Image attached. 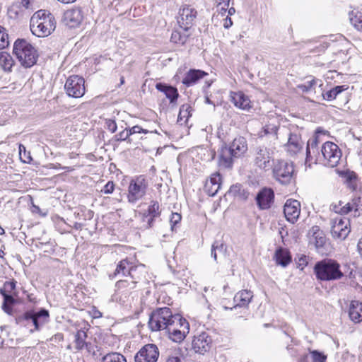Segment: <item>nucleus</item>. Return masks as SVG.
<instances>
[{
    "mask_svg": "<svg viewBox=\"0 0 362 362\" xmlns=\"http://www.w3.org/2000/svg\"><path fill=\"white\" fill-rule=\"evenodd\" d=\"M30 28L33 35L45 37L54 30L56 21L52 13L45 10H39L31 17Z\"/></svg>",
    "mask_w": 362,
    "mask_h": 362,
    "instance_id": "1",
    "label": "nucleus"
},
{
    "mask_svg": "<svg viewBox=\"0 0 362 362\" xmlns=\"http://www.w3.org/2000/svg\"><path fill=\"white\" fill-rule=\"evenodd\" d=\"M314 273L318 280L325 281L339 280L344 276L339 263L332 259L317 262L314 267Z\"/></svg>",
    "mask_w": 362,
    "mask_h": 362,
    "instance_id": "2",
    "label": "nucleus"
},
{
    "mask_svg": "<svg viewBox=\"0 0 362 362\" xmlns=\"http://www.w3.org/2000/svg\"><path fill=\"white\" fill-rule=\"evenodd\" d=\"M13 53L25 68L33 66L38 57L36 49L24 39H18L15 41Z\"/></svg>",
    "mask_w": 362,
    "mask_h": 362,
    "instance_id": "3",
    "label": "nucleus"
},
{
    "mask_svg": "<svg viewBox=\"0 0 362 362\" xmlns=\"http://www.w3.org/2000/svg\"><path fill=\"white\" fill-rule=\"evenodd\" d=\"M273 177L282 185H288L295 182L296 172L293 162L277 160L272 166Z\"/></svg>",
    "mask_w": 362,
    "mask_h": 362,
    "instance_id": "4",
    "label": "nucleus"
},
{
    "mask_svg": "<svg viewBox=\"0 0 362 362\" xmlns=\"http://www.w3.org/2000/svg\"><path fill=\"white\" fill-rule=\"evenodd\" d=\"M173 320L174 315L169 308H158L151 312L148 325L152 332H158L165 329Z\"/></svg>",
    "mask_w": 362,
    "mask_h": 362,
    "instance_id": "5",
    "label": "nucleus"
},
{
    "mask_svg": "<svg viewBox=\"0 0 362 362\" xmlns=\"http://www.w3.org/2000/svg\"><path fill=\"white\" fill-rule=\"evenodd\" d=\"M136 279H123L117 281L115 284V293L111 297V300L120 304H124L129 301V297L134 292L136 287Z\"/></svg>",
    "mask_w": 362,
    "mask_h": 362,
    "instance_id": "6",
    "label": "nucleus"
},
{
    "mask_svg": "<svg viewBox=\"0 0 362 362\" xmlns=\"http://www.w3.org/2000/svg\"><path fill=\"white\" fill-rule=\"evenodd\" d=\"M322 157L325 165L334 168L341 159V151L336 144L327 141L322 146Z\"/></svg>",
    "mask_w": 362,
    "mask_h": 362,
    "instance_id": "7",
    "label": "nucleus"
},
{
    "mask_svg": "<svg viewBox=\"0 0 362 362\" xmlns=\"http://www.w3.org/2000/svg\"><path fill=\"white\" fill-rule=\"evenodd\" d=\"M64 90L69 97L81 98L86 92L84 78L78 75L70 76L66 81Z\"/></svg>",
    "mask_w": 362,
    "mask_h": 362,
    "instance_id": "8",
    "label": "nucleus"
},
{
    "mask_svg": "<svg viewBox=\"0 0 362 362\" xmlns=\"http://www.w3.org/2000/svg\"><path fill=\"white\" fill-rule=\"evenodd\" d=\"M211 338L206 332L194 336L190 347H185L186 355L191 356L192 353L204 354L210 349Z\"/></svg>",
    "mask_w": 362,
    "mask_h": 362,
    "instance_id": "9",
    "label": "nucleus"
},
{
    "mask_svg": "<svg viewBox=\"0 0 362 362\" xmlns=\"http://www.w3.org/2000/svg\"><path fill=\"white\" fill-rule=\"evenodd\" d=\"M49 312L45 309H41L38 312L29 310L24 313L23 319L27 325L32 324L34 329H31L30 332L39 330L40 327L43 326L49 321Z\"/></svg>",
    "mask_w": 362,
    "mask_h": 362,
    "instance_id": "10",
    "label": "nucleus"
},
{
    "mask_svg": "<svg viewBox=\"0 0 362 362\" xmlns=\"http://www.w3.org/2000/svg\"><path fill=\"white\" fill-rule=\"evenodd\" d=\"M147 184L145 179L140 176L132 180L128 188V200L135 203L141 199L146 194Z\"/></svg>",
    "mask_w": 362,
    "mask_h": 362,
    "instance_id": "11",
    "label": "nucleus"
},
{
    "mask_svg": "<svg viewBox=\"0 0 362 362\" xmlns=\"http://www.w3.org/2000/svg\"><path fill=\"white\" fill-rule=\"evenodd\" d=\"M349 221L343 219L341 217L332 219L331 221V234L333 238L336 240H344L350 233Z\"/></svg>",
    "mask_w": 362,
    "mask_h": 362,
    "instance_id": "12",
    "label": "nucleus"
},
{
    "mask_svg": "<svg viewBox=\"0 0 362 362\" xmlns=\"http://www.w3.org/2000/svg\"><path fill=\"white\" fill-rule=\"evenodd\" d=\"M159 357V350L156 344L144 345L136 354L135 362H156Z\"/></svg>",
    "mask_w": 362,
    "mask_h": 362,
    "instance_id": "13",
    "label": "nucleus"
},
{
    "mask_svg": "<svg viewBox=\"0 0 362 362\" xmlns=\"http://www.w3.org/2000/svg\"><path fill=\"white\" fill-rule=\"evenodd\" d=\"M83 20V14L81 8H74L67 10L63 16L64 23L70 28H78Z\"/></svg>",
    "mask_w": 362,
    "mask_h": 362,
    "instance_id": "14",
    "label": "nucleus"
},
{
    "mask_svg": "<svg viewBox=\"0 0 362 362\" xmlns=\"http://www.w3.org/2000/svg\"><path fill=\"white\" fill-rule=\"evenodd\" d=\"M286 220L291 223L297 221L300 214V204L296 199H288L284 206Z\"/></svg>",
    "mask_w": 362,
    "mask_h": 362,
    "instance_id": "15",
    "label": "nucleus"
},
{
    "mask_svg": "<svg viewBox=\"0 0 362 362\" xmlns=\"http://www.w3.org/2000/svg\"><path fill=\"white\" fill-rule=\"evenodd\" d=\"M136 269L132 262L127 259L121 260L117 265L115 272L109 275L110 279H114L119 275H129L128 279H136L132 272Z\"/></svg>",
    "mask_w": 362,
    "mask_h": 362,
    "instance_id": "16",
    "label": "nucleus"
},
{
    "mask_svg": "<svg viewBox=\"0 0 362 362\" xmlns=\"http://www.w3.org/2000/svg\"><path fill=\"white\" fill-rule=\"evenodd\" d=\"M304 146L300 135L297 133L290 132L287 143L285 144V150L291 156H295L300 152Z\"/></svg>",
    "mask_w": 362,
    "mask_h": 362,
    "instance_id": "17",
    "label": "nucleus"
},
{
    "mask_svg": "<svg viewBox=\"0 0 362 362\" xmlns=\"http://www.w3.org/2000/svg\"><path fill=\"white\" fill-rule=\"evenodd\" d=\"M310 244L313 245L318 252L324 247L326 243L327 238L325 233L319 226H314L309 230Z\"/></svg>",
    "mask_w": 362,
    "mask_h": 362,
    "instance_id": "18",
    "label": "nucleus"
},
{
    "mask_svg": "<svg viewBox=\"0 0 362 362\" xmlns=\"http://www.w3.org/2000/svg\"><path fill=\"white\" fill-rule=\"evenodd\" d=\"M274 198V191L270 188H263L256 196V202L258 207L262 209H268Z\"/></svg>",
    "mask_w": 362,
    "mask_h": 362,
    "instance_id": "19",
    "label": "nucleus"
},
{
    "mask_svg": "<svg viewBox=\"0 0 362 362\" xmlns=\"http://www.w3.org/2000/svg\"><path fill=\"white\" fill-rule=\"evenodd\" d=\"M221 186V176L219 173H215L206 180L204 190L210 197L215 196Z\"/></svg>",
    "mask_w": 362,
    "mask_h": 362,
    "instance_id": "20",
    "label": "nucleus"
},
{
    "mask_svg": "<svg viewBox=\"0 0 362 362\" xmlns=\"http://www.w3.org/2000/svg\"><path fill=\"white\" fill-rule=\"evenodd\" d=\"M181 315H175L174 320L166 327L169 338L177 343L181 342Z\"/></svg>",
    "mask_w": 362,
    "mask_h": 362,
    "instance_id": "21",
    "label": "nucleus"
},
{
    "mask_svg": "<svg viewBox=\"0 0 362 362\" xmlns=\"http://www.w3.org/2000/svg\"><path fill=\"white\" fill-rule=\"evenodd\" d=\"M270 153L269 150L265 147H259L255 154V163L257 166L265 170L270 167Z\"/></svg>",
    "mask_w": 362,
    "mask_h": 362,
    "instance_id": "22",
    "label": "nucleus"
},
{
    "mask_svg": "<svg viewBox=\"0 0 362 362\" xmlns=\"http://www.w3.org/2000/svg\"><path fill=\"white\" fill-rule=\"evenodd\" d=\"M230 101L236 107L243 110H249L252 107L249 97L240 91L231 92Z\"/></svg>",
    "mask_w": 362,
    "mask_h": 362,
    "instance_id": "23",
    "label": "nucleus"
},
{
    "mask_svg": "<svg viewBox=\"0 0 362 362\" xmlns=\"http://www.w3.org/2000/svg\"><path fill=\"white\" fill-rule=\"evenodd\" d=\"M228 149L233 153L235 158H240L247 151V141L244 137L239 136L235 138Z\"/></svg>",
    "mask_w": 362,
    "mask_h": 362,
    "instance_id": "24",
    "label": "nucleus"
},
{
    "mask_svg": "<svg viewBox=\"0 0 362 362\" xmlns=\"http://www.w3.org/2000/svg\"><path fill=\"white\" fill-rule=\"evenodd\" d=\"M253 298V293L250 290H243L238 292L233 298V300L235 303L232 309H236L238 307L240 308H246L248 306L249 303L251 302Z\"/></svg>",
    "mask_w": 362,
    "mask_h": 362,
    "instance_id": "25",
    "label": "nucleus"
},
{
    "mask_svg": "<svg viewBox=\"0 0 362 362\" xmlns=\"http://www.w3.org/2000/svg\"><path fill=\"white\" fill-rule=\"evenodd\" d=\"M208 73L200 69H190L182 78V84L187 87L196 84L200 79L207 76Z\"/></svg>",
    "mask_w": 362,
    "mask_h": 362,
    "instance_id": "26",
    "label": "nucleus"
},
{
    "mask_svg": "<svg viewBox=\"0 0 362 362\" xmlns=\"http://www.w3.org/2000/svg\"><path fill=\"white\" fill-rule=\"evenodd\" d=\"M196 17L197 11L194 8H190L189 6L182 7V21L185 20L186 21V26L184 28L182 27V29H184L186 33H188L186 35L185 34V36L189 37L191 35L190 30L192 22L194 21ZM184 34L182 33V36Z\"/></svg>",
    "mask_w": 362,
    "mask_h": 362,
    "instance_id": "27",
    "label": "nucleus"
},
{
    "mask_svg": "<svg viewBox=\"0 0 362 362\" xmlns=\"http://www.w3.org/2000/svg\"><path fill=\"white\" fill-rule=\"evenodd\" d=\"M235 158L227 146L222 147L218 156V165L222 168H231Z\"/></svg>",
    "mask_w": 362,
    "mask_h": 362,
    "instance_id": "28",
    "label": "nucleus"
},
{
    "mask_svg": "<svg viewBox=\"0 0 362 362\" xmlns=\"http://www.w3.org/2000/svg\"><path fill=\"white\" fill-rule=\"evenodd\" d=\"M349 315L350 319L356 322L362 321V303L358 300H352L350 303Z\"/></svg>",
    "mask_w": 362,
    "mask_h": 362,
    "instance_id": "29",
    "label": "nucleus"
},
{
    "mask_svg": "<svg viewBox=\"0 0 362 362\" xmlns=\"http://www.w3.org/2000/svg\"><path fill=\"white\" fill-rule=\"evenodd\" d=\"M156 88L158 90L163 93L171 103L176 101L178 98L179 93L177 88L171 86L158 83L156 84Z\"/></svg>",
    "mask_w": 362,
    "mask_h": 362,
    "instance_id": "30",
    "label": "nucleus"
},
{
    "mask_svg": "<svg viewBox=\"0 0 362 362\" xmlns=\"http://www.w3.org/2000/svg\"><path fill=\"white\" fill-rule=\"evenodd\" d=\"M277 264L286 267L291 262V256L288 250L285 248H278L275 252L274 256Z\"/></svg>",
    "mask_w": 362,
    "mask_h": 362,
    "instance_id": "31",
    "label": "nucleus"
},
{
    "mask_svg": "<svg viewBox=\"0 0 362 362\" xmlns=\"http://www.w3.org/2000/svg\"><path fill=\"white\" fill-rule=\"evenodd\" d=\"M228 194L229 196H232L240 200H246L249 196V192L242 185L238 183L233 185L228 189Z\"/></svg>",
    "mask_w": 362,
    "mask_h": 362,
    "instance_id": "32",
    "label": "nucleus"
},
{
    "mask_svg": "<svg viewBox=\"0 0 362 362\" xmlns=\"http://www.w3.org/2000/svg\"><path fill=\"white\" fill-rule=\"evenodd\" d=\"M349 86L346 85L337 86L334 88L322 93L323 99L327 101H332L343 91L346 90Z\"/></svg>",
    "mask_w": 362,
    "mask_h": 362,
    "instance_id": "33",
    "label": "nucleus"
},
{
    "mask_svg": "<svg viewBox=\"0 0 362 362\" xmlns=\"http://www.w3.org/2000/svg\"><path fill=\"white\" fill-rule=\"evenodd\" d=\"M327 356L317 350L310 351V354L303 356L300 362H325Z\"/></svg>",
    "mask_w": 362,
    "mask_h": 362,
    "instance_id": "34",
    "label": "nucleus"
},
{
    "mask_svg": "<svg viewBox=\"0 0 362 362\" xmlns=\"http://www.w3.org/2000/svg\"><path fill=\"white\" fill-rule=\"evenodd\" d=\"M13 65V60L11 56L6 52H0V66L4 71H11Z\"/></svg>",
    "mask_w": 362,
    "mask_h": 362,
    "instance_id": "35",
    "label": "nucleus"
},
{
    "mask_svg": "<svg viewBox=\"0 0 362 362\" xmlns=\"http://www.w3.org/2000/svg\"><path fill=\"white\" fill-rule=\"evenodd\" d=\"M322 150L320 152L319 148L310 149V155H308V150L306 149L305 165L309 163L308 165L310 166V163L322 160Z\"/></svg>",
    "mask_w": 362,
    "mask_h": 362,
    "instance_id": "36",
    "label": "nucleus"
},
{
    "mask_svg": "<svg viewBox=\"0 0 362 362\" xmlns=\"http://www.w3.org/2000/svg\"><path fill=\"white\" fill-rule=\"evenodd\" d=\"M1 294L4 297L2 309L6 313L11 315L12 313V306L15 303V299L11 294L4 293Z\"/></svg>",
    "mask_w": 362,
    "mask_h": 362,
    "instance_id": "37",
    "label": "nucleus"
},
{
    "mask_svg": "<svg viewBox=\"0 0 362 362\" xmlns=\"http://www.w3.org/2000/svg\"><path fill=\"white\" fill-rule=\"evenodd\" d=\"M87 337L86 332L79 330L75 335V347L78 350H81L86 345V339Z\"/></svg>",
    "mask_w": 362,
    "mask_h": 362,
    "instance_id": "38",
    "label": "nucleus"
},
{
    "mask_svg": "<svg viewBox=\"0 0 362 362\" xmlns=\"http://www.w3.org/2000/svg\"><path fill=\"white\" fill-rule=\"evenodd\" d=\"M278 130V126L274 124H266L262 129L259 132V136L262 137L264 136H273L276 137Z\"/></svg>",
    "mask_w": 362,
    "mask_h": 362,
    "instance_id": "39",
    "label": "nucleus"
},
{
    "mask_svg": "<svg viewBox=\"0 0 362 362\" xmlns=\"http://www.w3.org/2000/svg\"><path fill=\"white\" fill-rule=\"evenodd\" d=\"M103 362H127L125 357L119 353L112 352L103 358Z\"/></svg>",
    "mask_w": 362,
    "mask_h": 362,
    "instance_id": "40",
    "label": "nucleus"
},
{
    "mask_svg": "<svg viewBox=\"0 0 362 362\" xmlns=\"http://www.w3.org/2000/svg\"><path fill=\"white\" fill-rule=\"evenodd\" d=\"M159 204L157 202H152L151 204L148 206V212L150 218L148 220V224L151 226V223L153 218L158 217L160 214Z\"/></svg>",
    "mask_w": 362,
    "mask_h": 362,
    "instance_id": "41",
    "label": "nucleus"
},
{
    "mask_svg": "<svg viewBox=\"0 0 362 362\" xmlns=\"http://www.w3.org/2000/svg\"><path fill=\"white\" fill-rule=\"evenodd\" d=\"M181 214L173 213L170 218V227L173 231H177L180 227Z\"/></svg>",
    "mask_w": 362,
    "mask_h": 362,
    "instance_id": "42",
    "label": "nucleus"
},
{
    "mask_svg": "<svg viewBox=\"0 0 362 362\" xmlns=\"http://www.w3.org/2000/svg\"><path fill=\"white\" fill-rule=\"evenodd\" d=\"M320 133H322V132L317 129L315 132L316 134L308 141L306 149L308 150V155H310V149H313V148H319V141L317 134Z\"/></svg>",
    "mask_w": 362,
    "mask_h": 362,
    "instance_id": "43",
    "label": "nucleus"
},
{
    "mask_svg": "<svg viewBox=\"0 0 362 362\" xmlns=\"http://www.w3.org/2000/svg\"><path fill=\"white\" fill-rule=\"evenodd\" d=\"M318 82H320L319 86H322V83L321 81L313 78L311 81H307L304 84L299 85L298 88L303 92H308L311 90L314 86L318 83Z\"/></svg>",
    "mask_w": 362,
    "mask_h": 362,
    "instance_id": "44",
    "label": "nucleus"
},
{
    "mask_svg": "<svg viewBox=\"0 0 362 362\" xmlns=\"http://www.w3.org/2000/svg\"><path fill=\"white\" fill-rule=\"evenodd\" d=\"M9 45L8 35L6 29L0 26V49L6 48Z\"/></svg>",
    "mask_w": 362,
    "mask_h": 362,
    "instance_id": "45",
    "label": "nucleus"
},
{
    "mask_svg": "<svg viewBox=\"0 0 362 362\" xmlns=\"http://www.w3.org/2000/svg\"><path fill=\"white\" fill-rule=\"evenodd\" d=\"M350 21L357 30L362 31V13H356L350 18Z\"/></svg>",
    "mask_w": 362,
    "mask_h": 362,
    "instance_id": "46",
    "label": "nucleus"
},
{
    "mask_svg": "<svg viewBox=\"0 0 362 362\" xmlns=\"http://www.w3.org/2000/svg\"><path fill=\"white\" fill-rule=\"evenodd\" d=\"M16 288V281H6L4 284L3 288L0 290V293H8L10 294Z\"/></svg>",
    "mask_w": 362,
    "mask_h": 362,
    "instance_id": "47",
    "label": "nucleus"
},
{
    "mask_svg": "<svg viewBox=\"0 0 362 362\" xmlns=\"http://www.w3.org/2000/svg\"><path fill=\"white\" fill-rule=\"evenodd\" d=\"M333 210L336 213H340L341 214H347L349 213L351 210L354 209L351 204V202H349L346 204L344 206H342L340 210H338L337 206L336 205L332 206Z\"/></svg>",
    "mask_w": 362,
    "mask_h": 362,
    "instance_id": "48",
    "label": "nucleus"
},
{
    "mask_svg": "<svg viewBox=\"0 0 362 362\" xmlns=\"http://www.w3.org/2000/svg\"><path fill=\"white\" fill-rule=\"evenodd\" d=\"M347 187L351 190H355L356 189L357 185L356 182V175L352 174L350 175L347 178Z\"/></svg>",
    "mask_w": 362,
    "mask_h": 362,
    "instance_id": "49",
    "label": "nucleus"
},
{
    "mask_svg": "<svg viewBox=\"0 0 362 362\" xmlns=\"http://www.w3.org/2000/svg\"><path fill=\"white\" fill-rule=\"evenodd\" d=\"M115 189V184L112 181H108L104 186L103 189H101V192L109 194H112Z\"/></svg>",
    "mask_w": 362,
    "mask_h": 362,
    "instance_id": "50",
    "label": "nucleus"
},
{
    "mask_svg": "<svg viewBox=\"0 0 362 362\" xmlns=\"http://www.w3.org/2000/svg\"><path fill=\"white\" fill-rule=\"evenodd\" d=\"M360 202H361V197H354L351 200V204L353 208L354 209V211H355V215L354 216H359V214H360V212H359V210H360L359 204H360Z\"/></svg>",
    "mask_w": 362,
    "mask_h": 362,
    "instance_id": "51",
    "label": "nucleus"
},
{
    "mask_svg": "<svg viewBox=\"0 0 362 362\" xmlns=\"http://www.w3.org/2000/svg\"><path fill=\"white\" fill-rule=\"evenodd\" d=\"M105 126L107 129L112 133H115L117 128L115 121L111 119H107L105 120Z\"/></svg>",
    "mask_w": 362,
    "mask_h": 362,
    "instance_id": "52",
    "label": "nucleus"
},
{
    "mask_svg": "<svg viewBox=\"0 0 362 362\" xmlns=\"http://www.w3.org/2000/svg\"><path fill=\"white\" fill-rule=\"evenodd\" d=\"M129 136L130 135L129 134L128 129H125L123 131L120 132L119 134H116L115 137V140L119 141H125L127 139H129Z\"/></svg>",
    "mask_w": 362,
    "mask_h": 362,
    "instance_id": "53",
    "label": "nucleus"
},
{
    "mask_svg": "<svg viewBox=\"0 0 362 362\" xmlns=\"http://www.w3.org/2000/svg\"><path fill=\"white\" fill-rule=\"evenodd\" d=\"M128 131H129V134L130 136L132 134H137V133H144V134L148 133V130L141 128L139 125H136V126L132 127V128L128 129Z\"/></svg>",
    "mask_w": 362,
    "mask_h": 362,
    "instance_id": "54",
    "label": "nucleus"
},
{
    "mask_svg": "<svg viewBox=\"0 0 362 362\" xmlns=\"http://www.w3.org/2000/svg\"><path fill=\"white\" fill-rule=\"evenodd\" d=\"M189 322L182 317V341L186 337V335L189 332Z\"/></svg>",
    "mask_w": 362,
    "mask_h": 362,
    "instance_id": "55",
    "label": "nucleus"
},
{
    "mask_svg": "<svg viewBox=\"0 0 362 362\" xmlns=\"http://www.w3.org/2000/svg\"><path fill=\"white\" fill-rule=\"evenodd\" d=\"M166 362H181V353L178 351L169 355Z\"/></svg>",
    "mask_w": 362,
    "mask_h": 362,
    "instance_id": "56",
    "label": "nucleus"
},
{
    "mask_svg": "<svg viewBox=\"0 0 362 362\" xmlns=\"http://www.w3.org/2000/svg\"><path fill=\"white\" fill-rule=\"evenodd\" d=\"M223 245V244H218L217 242H215L212 245L211 247V257L214 259V260L217 259V254H216V250H222Z\"/></svg>",
    "mask_w": 362,
    "mask_h": 362,
    "instance_id": "57",
    "label": "nucleus"
},
{
    "mask_svg": "<svg viewBox=\"0 0 362 362\" xmlns=\"http://www.w3.org/2000/svg\"><path fill=\"white\" fill-rule=\"evenodd\" d=\"M181 40V32L175 29L173 30L171 35L170 41L174 43H177Z\"/></svg>",
    "mask_w": 362,
    "mask_h": 362,
    "instance_id": "58",
    "label": "nucleus"
},
{
    "mask_svg": "<svg viewBox=\"0 0 362 362\" xmlns=\"http://www.w3.org/2000/svg\"><path fill=\"white\" fill-rule=\"evenodd\" d=\"M233 25V21L230 18H226L224 20L223 27L226 29L230 28Z\"/></svg>",
    "mask_w": 362,
    "mask_h": 362,
    "instance_id": "59",
    "label": "nucleus"
},
{
    "mask_svg": "<svg viewBox=\"0 0 362 362\" xmlns=\"http://www.w3.org/2000/svg\"><path fill=\"white\" fill-rule=\"evenodd\" d=\"M230 0H218L219 4H224L225 6L228 7Z\"/></svg>",
    "mask_w": 362,
    "mask_h": 362,
    "instance_id": "60",
    "label": "nucleus"
},
{
    "mask_svg": "<svg viewBox=\"0 0 362 362\" xmlns=\"http://www.w3.org/2000/svg\"><path fill=\"white\" fill-rule=\"evenodd\" d=\"M74 228H76V230H79V229H81L82 227H83V224L81 223H74Z\"/></svg>",
    "mask_w": 362,
    "mask_h": 362,
    "instance_id": "61",
    "label": "nucleus"
},
{
    "mask_svg": "<svg viewBox=\"0 0 362 362\" xmlns=\"http://www.w3.org/2000/svg\"><path fill=\"white\" fill-rule=\"evenodd\" d=\"M305 257H303V258H300V265H306V262H305Z\"/></svg>",
    "mask_w": 362,
    "mask_h": 362,
    "instance_id": "62",
    "label": "nucleus"
},
{
    "mask_svg": "<svg viewBox=\"0 0 362 362\" xmlns=\"http://www.w3.org/2000/svg\"><path fill=\"white\" fill-rule=\"evenodd\" d=\"M23 150L25 151V146L23 145L20 144L19 145V153H20V155L21 154V152H22Z\"/></svg>",
    "mask_w": 362,
    "mask_h": 362,
    "instance_id": "63",
    "label": "nucleus"
},
{
    "mask_svg": "<svg viewBox=\"0 0 362 362\" xmlns=\"http://www.w3.org/2000/svg\"><path fill=\"white\" fill-rule=\"evenodd\" d=\"M235 8L231 7L228 9V14L229 15H233L234 13H235Z\"/></svg>",
    "mask_w": 362,
    "mask_h": 362,
    "instance_id": "64",
    "label": "nucleus"
}]
</instances>
